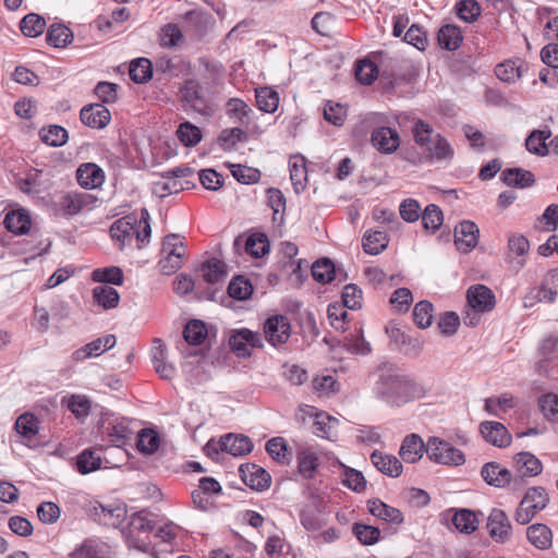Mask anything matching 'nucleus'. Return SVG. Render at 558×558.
Returning <instances> with one entry per match:
<instances>
[{"label":"nucleus","instance_id":"nucleus-1","mask_svg":"<svg viewBox=\"0 0 558 558\" xmlns=\"http://www.w3.org/2000/svg\"><path fill=\"white\" fill-rule=\"evenodd\" d=\"M426 392L424 385L393 368L383 369L376 385L377 397L393 407L421 399Z\"/></svg>","mask_w":558,"mask_h":558},{"label":"nucleus","instance_id":"nucleus-2","mask_svg":"<svg viewBox=\"0 0 558 558\" xmlns=\"http://www.w3.org/2000/svg\"><path fill=\"white\" fill-rule=\"evenodd\" d=\"M132 421L124 416H118L107 410V451L112 448L118 453L117 461L107 459V466L117 468L119 462L128 460L129 453L125 449L136 434Z\"/></svg>","mask_w":558,"mask_h":558},{"label":"nucleus","instance_id":"nucleus-3","mask_svg":"<svg viewBox=\"0 0 558 558\" xmlns=\"http://www.w3.org/2000/svg\"><path fill=\"white\" fill-rule=\"evenodd\" d=\"M154 529L155 522L143 512H137L131 515L126 527L122 530V534L130 549L146 553L150 550V534Z\"/></svg>","mask_w":558,"mask_h":558},{"label":"nucleus","instance_id":"nucleus-4","mask_svg":"<svg viewBox=\"0 0 558 558\" xmlns=\"http://www.w3.org/2000/svg\"><path fill=\"white\" fill-rule=\"evenodd\" d=\"M425 452L428 459L438 464L461 465L465 462L463 452L450 442L438 437H429Z\"/></svg>","mask_w":558,"mask_h":558},{"label":"nucleus","instance_id":"nucleus-5","mask_svg":"<svg viewBox=\"0 0 558 558\" xmlns=\"http://www.w3.org/2000/svg\"><path fill=\"white\" fill-rule=\"evenodd\" d=\"M179 97L185 107L201 114H208L210 112L203 87L196 80H186L179 89Z\"/></svg>","mask_w":558,"mask_h":558},{"label":"nucleus","instance_id":"nucleus-6","mask_svg":"<svg viewBox=\"0 0 558 558\" xmlns=\"http://www.w3.org/2000/svg\"><path fill=\"white\" fill-rule=\"evenodd\" d=\"M231 351L239 357L251 356V349L263 348V338L259 332L247 328L233 330L229 338Z\"/></svg>","mask_w":558,"mask_h":558},{"label":"nucleus","instance_id":"nucleus-7","mask_svg":"<svg viewBox=\"0 0 558 558\" xmlns=\"http://www.w3.org/2000/svg\"><path fill=\"white\" fill-rule=\"evenodd\" d=\"M481 476L489 485L497 488H505L509 485L519 487L522 484V476H512L511 472L498 462H487L481 469Z\"/></svg>","mask_w":558,"mask_h":558},{"label":"nucleus","instance_id":"nucleus-8","mask_svg":"<svg viewBox=\"0 0 558 558\" xmlns=\"http://www.w3.org/2000/svg\"><path fill=\"white\" fill-rule=\"evenodd\" d=\"M117 338L113 335H107V366L111 369H121L123 373L130 368L133 349L121 343L116 351Z\"/></svg>","mask_w":558,"mask_h":558},{"label":"nucleus","instance_id":"nucleus-9","mask_svg":"<svg viewBox=\"0 0 558 558\" xmlns=\"http://www.w3.org/2000/svg\"><path fill=\"white\" fill-rule=\"evenodd\" d=\"M290 322L283 315L272 316L264 324L265 338L274 347L286 343L290 338Z\"/></svg>","mask_w":558,"mask_h":558},{"label":"nucleus","instance_id":"nucleus-10","mask_svg":"<svg viewBox=\"0 0 558 558\" xmlns=\"http://www.w3.org/2000/svg\"><path fill=\"white\" fill-rule=\"evenodd\" d=\"M486 526L489 536L497 543H506L511 537L512 526L510 520L501 509L494 508L490 511Z\"/></svg>","mask_w":558,"mask_h":558},{"label":"nucleus","instance_id":"nucleus-11","mask_svg":"<svg viewBox=\"0 0 558 558\" xmlns=\"http://www.w3.org/2000/svg\"><path fill=\"white\" fill-rule=\"evenodd\" d=\"M239 473L243 483L254 490L263 492L270 486V475L257 464H241Z\"/></svg>","mask_w":558,"mask_h":558},{"label":"nucleus","instance_id":"nucleus-12","mask_svg":"<svg viewBox=\"0 0 558 558\" xmlns=\"http://www.w3.org/2000/svg\"><path fill=\"white\" fill-rule=\"evenodd\" d=\"M478 236L480 229L473 221L463 220L454 228V245L462 253H469L475 248Z\"/></svg>","mask_w":558,"mask_h":558},{"label":"nucleus","instance_id":"nucleus-13","mask_svg":"<svg viewBox=\"0 0 558 558\" xmlns=\"http://www.w3.org/2000/svg\"><path fill=\"white\" fill-rule=\"evenodd\" d=\"M136 225V218L126 216L116 220L110 229V238L119 250H123L125 246L131 245L134 240V226Z\"/></svg>","mask_w":558,"mask_h":558},{"label":"nucleus","instance_id":"nucleus-14","mask_svg":"<svg viewBox=\"0 0 558 558\" xmlns=\"http://www.w3.org/2000/svg\"><path fill=\"white\" fill-rule=\"evenodd\" d=\"M480 433L486 442L495 447L506 448L511 444V434L506 426L499 422H482L480 424Z\"/></svg>","mask_w":558,"mask_h":558},{"label":"nucleus","instance_id":"nucleus-15","mask_svg":"<svg viewBox=\"0 0 558 558\" xmlns=\"http://www.w3.org/2000/svg\"><path fill=\"white\" fill-rule=\"evenodd\" d=\"M162 252L169 255V260H174L171 266H163V274L171 275L181 268L182 257L185 253V246L179 234H168L162 243Z\"/></svg>","mask_w":558,"mask_h":558},{"label":"nucleus","instance_id":"nucleus-16","mask_svg":"<svg viewBox=\"0 0 558 558\" xmlns=\"http://www.w3.org/2000/svg\"><path fill=\"white\" fill-rule=\"evenodd\" d=\"M372 144L383 154H392L400 146V136L397 130L380 126L372 132Z\"/></svg>","mask_w":558,"mask_h":558},{"label":"nucleus","instance_id":"nucleus-17","mask_svg":"<svg viewBox=\"0 0 558 558\" xmlns=\"http://www.w3.org/2000/svg\"><path fill=\"white\" fill-rule=\"evenodd\" d=\"M468 303L478 313L489 312L495 306V295L493 291L483 284H476L469 288Z\"/></svg>","mask_w":558,"mask_h":558},{"label":"nucleus","instance_id":"nucleus-18","mask_svg":"<svg viewBox=\"0 0 558 558\" xmlns=\"http://www.w3.org/2000/svg\"><path fill=\"white\" fill-rule=\"evenodd\" d=\"M223 452L233 457H242L252 452L254 445L253 441L242 434H227L221 437Z\"/></svg>","mask_w":558,"mask_h":558},{"label":"nucleus","instance_id":"nucleus-19","mask_svg":"<svg viewBox=\"0 0 558 558\" xmlns=\"http://www.w3.org/2000/svg\"><path fill=\"white\" fill-rule=\"evenodd\" d=\"M76 179L78 184L84 189H97L102 184L105 174L99 166L87 162L77 168Z\"/></svg>","mask_w":558,"mask_h":558},{"label":"nucleus","instance_id":"nucleus-20","mask_svg":"<svg viewBox=\"0 0 558 558\" xmlns=\"http://www.w3.org/2000/svg\"><path fill=\"white\" fill-rule=\"evenodd\" d=\"M426 444L416 434L408 435L400 447L399 456L407 463L417 462L425 452Z\"/></svg>","mask_w":558,"mask_h":558},{"label":"nucleus","instance_id":"nucleus-21","mask_svg":"<svg viewBox=\"0 0 558 558\" xmlns=\"http://www.w3.org/2000/svg\"><path fill=\"white\" fill-rule=\"evenodd\" d=\"M530 250L529 240L518 233H512L508 238V258L513 262L519 268L525 264V256Z\"/></svg>","mask_w":558,"mask_h":558},{"label":"nucleus","instance_id":"nucleus-22","mask_svg":"<svg viewBox=\"0 0 558 558\" xmlns=\"http://www.w3.org/2000/svg\"><path fill=\"white\" fill-rule=\"evenodd\" d=\"M371 461L378 471L388 476L398 477L402 473V464L395 456L375 450L371 454Z\"/></svg>","mask_w":558,"mask_h":558},{"label":"nucleus","instance_id":"nucleus-23","mask_svg":"<svg viewBox=\"0 0 558 558\" xmlns=\"http://www.w3.org/2000/svg\"><path fill=\"white\" fill-rule=\"evenodd\" d=\"M500 179L506 185L518 189L530 187L535 183L534 174L523 168H507L501 172Z\"/></svg>","mask_w":558,"mask_h":558},{"label":"nucleus","instance_id":"nucleus-24","mask_svg":"<svg viewBox=\"0 0 558 558\" xmlns=\"http://www.w3.org/2000/svg\"><path fill=\"white\" fill-rule=\"evenodd\" d=\"M367 507L371 514L385 522L400 524L403 521V515L399 509L388 506L379 499L369 500Z\"/></svg>","mask_w":558,"mask_h":558},{"label":"nucleus","instance_id":"nucleus-25","mask_svg":"<svg viewBox=\"0 0 558 558\" xmlns=\"http://www.w3.org/2000/svg\"><path fill=\"white\" fill-rule=\"evenodd\" d=\"M290 179L294 191L300 193L305 189L307 181V168L305 158L301 155L291 156L289 160Z\"/></svg>","mask_w":558,"mask_h":558},{"label":"nucleus","instance_id":"nucleus-26","mask_svg":"<svg viewBox=\"0 0 558 558\" xmlns=\"http://www.w3.org/2000/svg\"><path fill=\"white\" fill-rule=\"evenodd\" d=\"M7 229L15 234L26 233L32 225L31 216L26 209L11 210L4 218Z\"/></svg>","mask_w":558,"mask_h":558},{"label":"nucleus","instance_id":"nucleus-27","mask_svg":"<svg viewBox=\"0 0 558 558\" xmlns=\"http://www.w3.org/2000/svg\"><path fill=\"white\" fill-rule=\"evenodd\" d=\"M526 537L529 542L538 549H548L551 546V530L542 523L532 524L526 529Z\"/></svg>","mask_w":558,"mask_h":558},{"label":"nucleus","instance_id":"nucleus-28","mask_svg":"<svg viewBox=\"0 0 558 558\" xmlns=\"http://www.w3.org/2000/svg\"><path fill=\"white\" fill-rule=\"evenodd\" d=\"M82 123L92 129L105 128V107L101 104L84 106L80 112Z\"/></svg>","mask_w":558,"mask_h":558},{"label":"nucleus","instance_id":"nucleus-29","mask_svg":"<svg viewBox=\"0 0 558 558\" xmlns=\"http://www.w3.org/2000/svg\"><path fill=\"white\" fill-rule=\"evenodd\" d=\"M437 39L441 48L453 51L460 47L463 37L458 26L447 24L439 29Z\"/></svg>","mask_w":558,"mask_h":558},{"label":"nucleus","instance_id":"nucleus-30","mask_svg":"<svg viewBox=\"0 0 558 558\" xmlns=\"http://www.w3.org/2000/svg\"><path fill=\"white\" fill-rule=\"evenodd\" d=\"M69 558H105L104 543L99 538H87L69 555Z\"/></svg>","mask_w":558,"mask_h":558},{"label":"nucleus","instance_id":"nucleus-31","mask_svg":"<svg viewBox=\"0 0 558 558\" xmlns=\"http://www.w3.org/2000/svg\"><path fill=\"white\" fill-rule=\"evenodd\" d=\"M203 278L207 283L215 284L221 282L227 277V265L218 259L211 258L202 265Z\"/></svg>","mask_w":558,"mask_h":558},{"label":"nucleus","instance_id":"nucleus-32","mask_svg":"<svg viewBox=\"0 0 558 558\" xmlns=\"http://www.w3.org/2000/svg\"><path fill=\"white\" fill-rule=\"evenodd\" d=\"M514 460L522 477L536 476L543 470L542 462L530 452H520L514 457Z\"/></svg>","mask_w":558,"mask_h":558},{"label":"nucleus","instance_id":"nucleus-33","mask_svg":"<svg viewBox=\"0 0 558 558\" xmlns=\"http://www.w3.org/2000/svg\"><path fill=\"white\" fill-rule=\"evenodd\" d=\"M73 39L72 31L62 24H52L46 35L47 43L54 48H63Z\"/></svg>","mask_w":558,"mask_h":558},{"label":"nucleus","instance_id":"nucleus-34","mask_svg":"<svg viewBox=\"0 0 558 558\" xmlns=\"http://www.w3.org/2000/svg\"><path fill=\"white\" fill-rule=\"evenodd\" d=\"M550 135V131L534 130L525 140L526 149L532 154L546 156L548 154L546 141Z\"/></svg>","mask_w":558,"mask_h":558},{"label":"nucleus","instance_id":"nucleus-35","mask_svg":"<svg viewBox=\"0 0 558 558\" xmlns=\"http://www.w3.org/2000/svg\"><path fill=\"white\" fill-rule=\"evenodd\" d=\"M129 74L130 78L137 84L148 82L153 76L151 62L146 58H138L137 60L132 61Z\"/></svg>","mask_w":558,"mask_h":558},{"label":"nucleus","instance_id":"nucleus-36","mask_svg":"<svg viewBox=\"0 0 558 558\" xmlns=\"http://www.w3.org/2000/svg\"><path fill=\"white\" fill-rule=\"evenodd\" d=\"M524 64L522 62L519 61L518 64L515 61L508 60L498 64L495 73L500 81L513 83L522 76Z\"/></svg>","mask_w":558,"mask_h":558},{"label":"nucleus","instance_id":"nucleus-37","mask_svg":"<svg viewBox=\"0 0 558 558\" xmlns=\"http://www.w3.org/2000/svg\"><path fill=\"white\" fill-rule=\"evenodd\" d=\"M452 524L461 533L471 534L477 529L478 521L473 511L469 509H460L453 514Z\"/></svg>","mask_w":558,"mask_h":558},{"label":"nucleus","instance_id":"nucleus-38","mask_svg":"<svg viewBox=\"0 0 558 558\" xmlns=\"http://www.w3.org/2000/svg\"><path fill=\"white\" fill-rule=\"evenodd\" d=\"M427 147L429 157L436 160H450L453 157V149L448 141L440 134H436Z\"/></svg>","mask_w":558,"mask_h":558},{"label":"nucleus","instance_id":"nucleus-39","mask_svg":"<svg viewBox=\"0 0 558 558\" xmlns=\"http://www.w3.org/2000/svg\"><path fill=\"white\" fill-rule=\"evenodd\" d=\"M387 244L388 238L383 231H367L363 236V248L367 254L377 255L386 248Z\"/></svg>","mask_w":558,"mask_h":558},{"label":"nucleus","instance_id":"nucleus-40","mask_svg":"<svg viewBox=\"0 0 558 558\" xmlns=\"http://www.w3.org/2000/svg\"><path fill=\"white\" fill-rule=\"evenodd\" d=\"M337 426L338 420L335 417L327 414H318L313 423V434L322 438L331 439L336 434Z\"/></svg>","mask_w":558,"mask_h":558},{"label":"nucleus","instance_id":"nucleus-41","mask_svg":"<svg viewBox=\"0 0 558 558\" xmlns=\"http://www.w3.org/2000/svg\"><path fill=\"white\" fill-rule=\"evenodd\" d=\"M150 234V215L146 208H142L140 219H136V225L134 226V239L138 243V248H142L149 242Z\"/></svg>","mask_w":558,"mask_h":558},{"label":"nucleus","instance_id":"nucleus-42","mask_svg":"<svg viewBox=\"0 0 558 558\" xmlns=\"http://www.w3.org/2000/svg\"><path fill=\"white\" fill-rule=\"evenodd\" d=\"M256 104L258 108L267 113H272L279 105V95L270 87L256 89Z\"/></svg>","mask_w":558,"mask_h":558},{"label":"nucleus","instance_id":"nucleus-43","mask_svg":"<svg viewBox=\"0 0 558 558\" xmlns=\"http://www.w3.org/2000/svg\"><path fill=\"white\" fill-rule=\"evenodd\" d=\"M15 430L24 438H34L39 430V421L32 413H24L20 415L15 422Z\"/></svg>","mask_w":558,"mask_h":558},{"label":"nucleus","instance_id":"nucleus-44","mask_svg":"<svg viewBox=\"0 0 558 558\" xmlns=\"http://www.w3.org/2000/svg\"><path fill=\"white\" fill-rule=\"evenodd\" d=\"M45 27L46 21L36 13L25 15L20 22L21 32L27 37H37L41 35Z\"/></svg>","mask_w":558,"mask_h":558},{"label":"nucleus","instance_id":"nucleus-45","mask_svg":"<svg viewBox=\"0 0 558 558\" xmlns=\"http://www.w3.org/2000/svg\"><path fill=\"white\" fill-rule=\"evenodd\" d=\"M207 336L206 325L202 320L193 319L190 320L183 330L184 340L192 344L198 345L203 343Z\"/></svg>","mask_w":558,"mask_h":558},{"label":"nucleus","instance_id":"nucleus-46","mask_svg":"<svg viewBox=\"0 0 558 558\" xmlns=\"http://www.w3.org/2000/svg\"><path fill=\"white\" fill-rule=\"evenodd\" d=\"M253 293L252 283L243 276H235L228 286V294L235 300H247Z\"/></svg>","mask_w":558,"mask_h":558},{"label":"nucleus","instance_id":"nucleus-47","mask_svg":"<svg viewBox=\"0 0 558 558\" xmlns=\"http://www.w3.org/2000/svg\"><path fill=\"white\" fill-rule=\"evenodd\" d=\"M421 217L424 229L432 232L437 231L444 221L442 211L435 204L427 205Z\"/></svg>","mask_w":558,"mask_h":558},{"label":"nucleus","instance_id":"nucleus-48","mask_svg":"<svg viewBox=\"0 0 558 558\" xmlns=\"http://www.w3.org/2000/svg\"><path fill=\"white\" fill-rule=\"evenodd\" d=\"M41 141L52 147L62 146L66 143L68 132L59 125H50L48 129H41L39 132Z\"/></svg>","mask_w":558,"mask_h":558},{"label":"nucleus","instance_id":"nucleus-49","mask_svg":"<svg viewBox=\"0 0 558 558\" xmlns=\"http://www.w3.org/2000/svg\"><path fill=\"white\" fill-rule=\"evenodd\" d=\"M266 451L268 454L281 464L290 462L288 447L282 437H274L266 444Z\"/></svg>","mask_w":558,"mask_h":558},{"label":"nucleus","instance_id":"nucleus-50","mask_svg":"<svg viewBox=\"0 0 558 558\" xmlns=\"http://www.w3.org/2000/svg\"><path fill=\"white\" fill-rule=\"evenodd\" d=\"M313 278L320 283H329L335 278V266L328 258L315 262L312 266Z\"/></svg>","mask_w":558,"mask_h":558},{"label":"nucleus","instance_id":"nucleus-51","mask_svg":"<svg viewBox=\"0 0 558 558\" xmlns=\"http://www.w3.org/2000/svg\"><path fill=\"white\" fill-rule=\"evenodd\" d=\"M177 134L181 143L189 147L197 145L202 140L201 129L190 122L181 123Z\"/></svg>","mask_w":558,"mask_h":558},{"label":"nucleus","instance_id":"nucleus-52","mask_svg":"<svg viewBox=\"0 0 558 558\" xmlns=\"http://www.w3.org/2000/svg\"><path fill=\"white\" fill-rule=\"evenodd\" d=\"M141 452L151 454L159 448V437L151 429H142L137 433V444Z\"/></svg>","mask_w":558,"mask_h":558},{"label":"nucleus","instance_id":"nucleus-53","mask_svg":"<svg viewBox=\"0 0 558 558\" xmlns=\"http://www.w3.org/2000/svg\"><path fill=\"white\" fill-rule=\"evenodd\" d=\"M105 352L104 343L101 338L85 344L84 347L75 350L72 354V359L75 362H83L90 357H97Z\"/></svg>","mask_w":558,"mask_h":558},{"label":"nucleus","instance_id":"nucleus-54","mask_svg":"<svg viewBox=\"0 0 558 558\" xmlns=\"http://www.w3.org/2000/svg\"><path fill=\"white\" fill-rule=\"evenodd\" d=\"M355 76L360 83L371 85L378 76V68L369 60H361L356 64Z\"/></svg>","mask_w":558,"mask_h":558},{"label":"nucleus","instance_id":"nucleus-55","mask_svg":"<svg viewBox=\"0 0 558 558\" xmlns=\"http://www.w3.org/2000/svg\"><path fill=\"white\" fill-rule=\"evenodd\" d=\"M433 304L428 301L418 302L413 310V318L418 328L425 329L433 323Z\"/></svg>","mask_w":558,"mask_h":558},{"label":"nucleus","instance_id":"nucleus-56","mask_svg":"<svg viewBox=\"0 0 558 558\" xmlns=\"http://www.w3.org/2000/svg\"><path fill=\"white\" fill-rule=\"evenodd\" d=\"M101 458L93 450L86 449L78 457L76 461L77 470L82 474L90 473L100 468Z\"/></svg>","mask_w":558,"mask_h":558},{"label":"nucleus","instance_id":"nucleus-57","mask_svg":"<svg viewBox=\"0 0 558 558\" xmlns=\"http://www.w3.org/2000/svg\"><path fill=\"white\" fill-rule=\"evenodd\" d=\"M538 403L546 420L558 423V395L546 393L539 398Z\"/></svg>","mask_w":558,"mask_h":558},{"label":"nucleus","instance_id":"nucleus-58","mask_svg":"<svg viewBox=\"0 0 558 558\" xmlns=\"http://www.w3.org/2000/svg\"><path fill=\"white\" fill-rule=\"evenodd\" d=\"M522 501L524 505H535L538 509L544 510L549 502V496L544 487L534 486L526 490Z\"/></svg>","mask_w":558,"mask_h":558},{"label":"nucleus","instance_id":"nucleus-59","mask_svg":"<svg viewBox=\"0 0 558 558\" xmlns=\"http://www.w3.org/2000/svg\"><path fill=\"white\" fill-rule=\"evenodd\" d=\"M353 533L363 545H373L377 543L380 535L378 527L362 523H354Z\"/></svg>","mask_w":558,"mask_h":558},{"label":"nucleus","instance_id":"nucleus-60","mask_svg":"<svg viewBox=\"0 0 558 558\" xmlns=\"http://www.w3.org/2000/svg\"><path fill=\"white\" fill-rule=\"evenodd\" d=\"M230 170L234 179L243 184H253L258 182L260 173L257 169L242 166V165H230Z\"/></svg>","mask_w":558,"mask_h":558},{"label":"nucleus","instance_id":"nucleus-61","mask_svg":"<svg viewBox=\"0 0 558 558\" xmlns=\"http://www.w3.org/2000/svg\"><path fill=\"white\" fill-rule=\"evenodd\" d=\"M324 118L329 123L341 126L347 118V109L338 102L328 101L324 108Z\"/></svg>","mask_w":558,"mask_h":558},{"label":"nucleus","instance_id":"nucleus-62","mask_svg":"<svg viewBox=\"0 0 558 558\" xmlns=\"http://www.w3.org/2000/svg\"><path fill=\"white\" fill-rule=\"evenodd\" d=\"M414 141L420 146H426L433 141L434 130L430 124L423 120H416L412 126Z\"/></svg>","mask_w":558,"mask_h":558},{"label":"nucleus","instance_id":"nucleus-63","mask_svg":"<svg viewBox=\"0 0 558 558\" xmlns=\"http://www.w3.org/2000/svg\"><path fill=\"white\" fill-rule=\"evenodd\" d=\"M481 13V8L475 0H462L457 4L458 16L468 22H474Z\"/></svg>","mask_w":558,"mask_h":558},{"label":"nucleus","instance_id":"nucleus-64","mask_svg":"<svg viewBox=\"0 0 558 558\" xmlns=\"http://www.w3.org/2000/svg\"><path fill=\"white\" fill-rule=\"evenodd\" d=\"M343 347L347 351L354 354H368L371 352V344L364 339L361 332H356L355 335H350L344 340Z\"/></svg>","mask_w":558,"mask_h":558}]
</instances>
